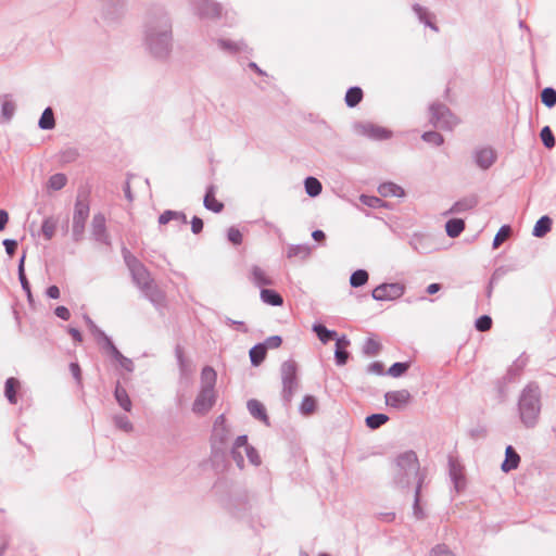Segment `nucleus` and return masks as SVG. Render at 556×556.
<instances>
[{"label":"nucleus","instance_id":"nucleus-1","mask_svg":"<svg viewBox=\"0 0 556 556\" xmlns=\"http://www.w3.org/2000/svg\"><path fill=\"white\" fill-rule=\"evenodd\" d=\"M541 410L540 394L536 388H527L523 390L519 401V412L522 422L527 427L536 424Z\"/></svg>","mask_w":556,"mask_h":556},{"label":"nucleus","instance_id":"nucleus-2","mask_svg":"<svg viewBox=\"0 0 556 556\" xmlns=\"http://www.w3.org/2000/svg\"><path fill=\"white\" fill-rule=\"evenodd\" d=\"M89 211V203L86 199H78L76 201L73 216V233L76 240L80 239L84 232Z\"/></svg>","mask_w":556,"mask_h":556},{"label":"nucleus","instance_id":"nucleus-3","mask_svg":"<svg viewBox=\"0 0 556 556\" xmlns=\"http://www.w3.org/2000/svg\"><path fill=\"white\" fill-rule=\"evenodd\" d=\"M405 292V286L400 282L382 283L372 290V298L377 301H394Z\"/></svg>","mask_w":556,"mask_h":556},{"label":"nucleus","instance_id":"nucleus-4","mask_svg":"<svg viewBox=\"0 0 556 556\" xmlns=\"http://www.w3.org/2000/svg\"><path fill=\"white\" fill-rule=\"evenodd\" d=\"M281 378L283 383V391L290 399L296 389V365L293 362H285L281 365Z\"/></svg>","mask_w":556,"mask_h":556},{"label":"nucleus","instance_id":"nucleus-5","mask_svg":"<svg viewBox=\"0 0 556 556\" xmlns=\"http://www.w3.org/2000/svg\"><path fill=\"white\" fill-rule=\"evenodd\" d=\"M216 401L215 390L201 389L195 397L192 410L195 414L204 415L211 410Z\"/></svg>","mask_w":556,"mask_h":556},{"label":"nucleus","instance_id":"nucleus-6","mask_svg":"<svg viewBox=\"0 0 556 556\" xmlns=\"http://www.w3.org/2000/svg\"><path fill=\"white\" fill-rule=\"evenodd\" d=\"M413 400L410 392L406 389L394 390L387 392L384 395L386 404L389 407L395 409H404L406 408Z\"/></svg>","mask_w":556,"mask_h":556},{"label":"nucleus","instance_id":"nucleus-7","mask_svg":"<svg viewBox=\"0 0 556 556\" xmlns=\"http://www.w3.org/2000/svg\"><path fill=\"white\" fill-rule=\"evenodd\" d=\"M358 131L361 132V135L372 140H386L391 137V131L371 123L361 125L358 127Z\"/></svg>","mask_w":556,"mask_h":556},{"label":"nucleus","instance_id":"nucleus-8","mask_svg":"<svg viewBox=\"0 0 556 556\" xmlns=\"http://www.w3.org/2000/svg\"><path fill=\"white\" fill-rule=\"evenodd\" d=\"M249 279L256 287H266L271 286L274 283L271 276L269 273L262 266L253 265L249 270Z\"/></svg>","mask_w":556,"mask_h":556},{"label":"nucleus","instance_id":"nucleus-9","mask_svg":"<svg viewBox=\"0 0 556 556\" xmlns=\"http://www.w3.org/2000/svg\"><path fill=\"white\" fill-rule=\"evenodd\" d=\"M228 428L226 425V417L225 415H219L213 426V434L212 438L214 442L225 443L228 438Z\"/></svg>","mask_w":556,"mask_h":556},{"label":"nucleus","instance_id":"nucleus-10","mask_svg":"<svg viewBox=\"0 0 556 556\" xmlns=\"http://www.w3.org/2000/svg\"><path fill=\"white\" fill-rule=\"evenodd\" d=\"M495 159L496 154L490 148L481 149L476 154L477 164L483 169L489 168L494 163Z\"/></svg>","mask_w":556,"mask_h":556},{"label":"nucleus","instance_id":"nucleus-11","mask_svg":"<svg viewBox=\"0 0 556 556\" xmlns=\"http://www.w3.org/2000/svg\"><path fill=\"white\" fill-rule=\"evenodd\" d=\"M248 409L253 417L268 425V416L266 413V408L260 401L250 400L248 402Z\"/></svg>","mask_w":556,"mask_h":556},{"label":"nucleus","instance_id":"nucleus-12","mask_svg":"<svg viewBox=\"0 0 556 556\" xmlns=\"http://www.w3.org/2000/svg\"><path fill=\"white\" fill-rule=\"evenodd\" d=\"M20 389L21 382L16 378L11 377L5 381L4 394L11 404L17 403L16 394Z\"/></svg>","mask_w":556,"mask_h":556},{"label":"nucleus","instance_id":"nucleus-13","mask_svg":"<svg viewBox=\"0 0 556 556\" xmlns=\"http://www.w3.org/2000/svg\"><path fill=\"white\" fill-rule=\"evenodd\" d=\"M247 447H250V445L248 444V438L245 435L238 437L233 445L232 456L240 467H242L243 465L242 452H244Z\"/></svg>","mask_w":556,"mask_h":556},{"label":"nucleus","instance_id":"nucleus-14","mask_svg":"<svg viewBox=\"0 0 556 556\" xmlns=\"http://www.w3.org/2000/svg\"><path fill=\"white\" fill-rule=\"evenodd\" d=\"M217 374L212 367H204L201 372V389L214 390Z\"/></svg>","mask_w":556,"mask_h":556},{"label":"nucleus","instance_id":"nucleus-15","mask_svg":"<svg viewBox=\"0 0 556 556\" xmlns=\"http://www.w3.org/2000/svg\"><path fill=\"white\" fill-rule=\"evenodd\" d=\"M204 206L207 210L213 211L214 213H219L224 208V204L218 201L215 197V190L213 187H210L204 197Z\"/></svg>","mask_w":556,"mask_h":556},{"label":"nucleus","instance_id":"nucleus-16","mask_svg":"<svg viewBox=\"0 0 556 556\" xmlns=\"http://www.w3.org/2000/svg\"><path fill=\"white\" fill-rule=\"evenodd\" d=\"M505 456L506 457H505L504 463L502 464V469L504 471H510L513 469H516L520 462V457L511 446H508L506 448Z\"/></svg>","mask_w":556,"mask_h":556},{"label":"nucleus","instance_id":"nucleus-17","mask_svg":"<svg viewBox=\"0 0 556 556\" xmlns=\"http://www.w3.org/2000/svg\"><path fill=\"white\" fill-rule=\"evenodd\" d=\"M261 299L266 304L273 306H280L283 303L282 296L271 289H262Z\"/></svg>","mask_w":556,"mask_h":556},{"label":"nucleus","instance_id":"nucleus-18","mask_svg":"<svg viewBox=\"0 0 556 556\" xmlns=\"http://www.w3.org/2000/svg\"><path fill=\"white\" fill-rule=\"evenodd\" d=\"M349 341L345 338H341L337 340L336 343V359L338 365H344L349 358V353L345 351V349L349 345Z\"/></svg>","mask_w":556,"mask_h":556},{"label":"nucleus","instance_id":"nucleus-19","mask_svg":"<svg viewBox=\"0 0 556 556\" xmlns=\"http://www.w3.org/2000/svg\"><path fill=\"white\" fill-rule=\"evenodd\" d=\"M552 227V219L548 216H542L533 228V236L538 238L544 237Z\"/></svg>","mask_w":556,"mask_h":556},{"label":"nucleus","instance_id":"nucleus-20","mask_svg":"<svg viewBox=\"0 0 556 556\" xmlns=\"http://www.w3.org/2000/svg\"><path fill=\"white\" fill-rule=\"evenodd\" d=\"M363 99V91L358 87H352L346 91L345 102L348 106H356Z\"/></svg>","mask_w":556,"mask_h":556},{"label":"nucleus","instance_id":"nucleus-21","mask_svg":"<svg viewBox=\"0 0 556 556\" xmlns=\"http://www.w3.org/2000/svg\"><path fill=\"white\" fill-rule=\"evenodd\" d=\"M464 228V220L458 218L450 219L445 225L446 232L452 238L459 236Z\"/></svg>","mask_w":556,"mask_h":556},{"label":"nucleus","instance_id":"nucleus-22","mask_svg":"<svg viewBox=\"0 0 556 556\" xmlns=\"http://www.w3.org/2000/svg\"><path fill=\"white\" fill-rule=\"evenodd\" d=\"M379 193L382 197H402L404 191L401 187L392 182L383 184L379 187Z\"/></svg>","mask_w":556,"mask_h":556},{"label":"nucleus","instance_id":"nucleus-23","mask_svg":"<svg viewBox=\"0 0 556 556\" xmlns=\"http://www.w3.org/2000/svg\"><path fill=\"white\" fill-rule=\"evenodd\" d=\"M115 399L118 402V404L126 410L130 412L131 409V401L128 396L127 391L122 388L119 384L116 386L115 389Z\"/></svg>","mask_w":556,"mask_h":556},{"label":"nucleus","instance_id":"nucleus-24","mask_svg":"<svg viewBox=\"0 0 556 556\" xmlns=\"http://www.w3.org/2000/svg\"><path fill=\"white\" fill-rule=\"evenodd\" d=\"M266 357V345L257 344L250 350V358L254 366H258Z\"/></svg>","mask_w":556,"mask_h":556},{"label":"nucleus","instance_id":"nucleus-25","mask_svg":"<svg viewBox=\"0 0 556 556\" xmlns=\"http://www.w3.org/2000/svg\"><path fill=\"white\" fill-rule=\"evenodd\" d=\"M66 176L64 174L58 173L49 178L47 187L52 191H58L61 190L66 185Z\"/></svg>","mask_w":556,"mask_h":556},{"label":"nucleus","instance_id":"nucleus-26","mask_svg":"<svg viewBox=\"0 0 556 556\" xmlns=\"http://www.w3.org/2000/svg\"><path fill=\"white\" fill-rule=\"evenodd\" d=\"M54 126L55 121L53 111L50 108H47L39 119V127L42 129H52Z\"/></svg>","mask_w":556,"mask_h":556},{"label":"nucleus","instance_id":"nucleus-27","mask_svg":"<svg viewBox=\"0 0 556 556\" xmlns=\"http://www.w3.org/2000/svg\"><path fill=\"white\" fill-rule=\"evenodd\" d=\"M305 190L309 197H317L321 192V184L314 177L305 179Z\"/></svg>","mask_w":556,"mask_h":556},{"label":"nucleus","instance_id":"nucleus-28","mask_svg":"<svg viewBox=\"0 0 556 556\" xmlns=\"http://www.w3.org/2000/svg\"><path fill=\"white\" fill-rule=\"evenodd\" d=\"M368 273L364 269H358L351 275L350 283L354 288H358L367 283Z\"/></svg>","mask_w":556,"mask_h":556},{"label":"nucleus","instance_id":"nucleus-29","mask_svg":"<svg viewBox=\"0 0 556 556\" xmlns=\"http://www.w3.org/2000/svg\"><path fill=\"white\" fill-rule=\"evenodd\" d=\"M56 222L52 217H48L42 222L41 232L47 240H50L55 232Z\"/></svg>","mask_w":556,"mask_h":556},{"label":"nucleus","instance_id":"nucleus-30","mask_svg":"<svg viewBox=\"0 0 556 556\" xmlns=\"http://www.w3.org/2000/svg\"><path fill=\"white\" fill-rule=\"evenodd\" d=\"M380 350L381 343L379 342L378 339H376L375 337H369L366 339L364 344V352L367 355H376L380 352Z\"/></svg>","mask_w":556,"mask_h":556},{"label":"nucleus","instance_id":"nucleus-31","mask_svg":"<svg viewBox=\"0 0 556 556\" xmlns=\"http://www.w3.org/2000/svg\"><path fill=\"white\" fill-rule=\"evenodd\" d=\"M317 401L314 396L307 395L303 399L300 409L303 415H311L316 410Z\"/></svg>","mask_w":556,"mask_h":556},{"label":"nucleus","instance_id":"nucleus-32","mask_svg":"<svg viewBox=\"0 0 556 556\" xmlns=\"http://www.w3.org/2000/svg\"><path fill=\"white\" fill-rule=\"evenodd\" d=\"M389 420L384 414H374L366 418V425L371 429H377Z\"/></svg>","mask_w":556,"mask_h":556},{"label":"nucleus","instance_id":"nucleus-33","mask_svg":"<svg viewBox=\"0 0 556 556\" xmlns=\"http://www.w3.org/2000/svg\"><path fill=\"white\" fill-rule=\"evenodd\" d=\"M314 331L316 332V334L318 336L319 340L324 343L328 342L329 340H332L336 338V332L334 331H330L328 330L325 326L323 325H315L314 326Z\"/></svg>","mask_w":556,"mask_h":556},{"label":"nucleus","instance_id":"nucleus-34","mask_svg":"<svg viewBox=\"0 0 556 556\" xmlns=\"http://www.w3.org/2000/svg\"><path fill=\"white\" fill-rule=\"evenodd\" d=\"M132 276H134V279L142 287H146L148 286L149 283V273L147 271V269L144 268L143 265H141L140 267H138L136 270H134L132 273Z\"/></svg>","mask_w":556,"mask_h":556},{"label":"nucleus","instance_id":"nucleus-35","mask_svg":"<svg viewBox=\"0 0 556 556\" xmlns=\"http://www.w3.org/2000/svg\"><path fill=\"white\" fill-rule=\"evenodd\" d=\"M541 100L547 108L554 106L556 104V91L553 88L543 89Z\"/></svg>","mask_w":556,"mask_h":556},{"label":"nucleus","instance_id":"nucleus-36","mask_svg":"<svg viewBox=\"0 0 556 556\" xmlns=\"http://www.w3.org/2000/svg\"><path fill=\"white\" fill-rule=\"evenodd\" d=\"M510 235V227L509 226H503L500 228L497 233L495 235V238L493 240V248H498Z\"/></svg>","mask_w":556,"mask_h":556},{"label":"nucleus","instance_id":"nucleus-37","mask_svg":"<svg viewBox=\"0 0 556 556\" xmlns=\"http://www.w3.org/2000/svg\"><path fill=\"white\" fill-rule=\"evenodd\" d=\"M540 136H541V139L546 148L551 149L555 146V138H554V135L548 126H545L541 130Z\"/></svg>","mask_w":556,"mask_h":556},{"label":"nucleus","instance_id":"nucleus-38","mask_svg":"<svg viewBox=\"0 0 556 556\" xmlns=\"http://www.w3.org/2000/svg\"><path fill=\"white\" fill-rule=\"evenodd\" d=\"M227 237H228V240L235 244V245H239L242 243L243 241V235L242 232L236 228V227H230L227 231Z\"/></svg>","mask_w":556,"mask_h":556},{"label":"nucleus","instance_id":"nucleus-39","mask_svg":"<svg viewBox=\"0 0 556 556\" xmlns=\"http://www.w3.org/2000/svg\"><path fill=\"white\" fill-rule=\"evenodd\" d=\"M24 260H25V255H23L21 258L20 266H18V275H20V280H21L23 289L27 292L28 296L30 298V295H31L30 287H29L28 280L24 273Z\"/></svg>","mask_w":556,"mask_h":556},{"label":"nucleus","instance_id":"nucleus-40","mask_svg":"<svg viewBox=\"0 0 556 556\" xmlns=\"http://www.w3.org/2000/svg\"><path fill=\"white\" fill-rule=\"evenodd\" d=\"M409 365L407 363H395L389 368V375L392 377L402 376L407 369Z\"/></svg>","mask_w":556,"mask_h":556},{"label":"nucleus","instance_id":"nucleus-41","mask_svg":"<svg viewBox=\"0 0 556 556\" xmlns=\"http://www.w3.org/2000/svg\"><path fill=\"white\" fill-rule=\"evenodd\" d=\"M492 327V319L488 315L480 316L476 321V328L479 331H488Z\"/></svg>","mask_w":556,"mask_h":556},{"label":"nucleus","instance_id":"nucleus-42","mask_svg":"<svg viewBox=\"0 0 556 556\" xmlns=\"http://www.w3.org/2000/svg\"><path fill=\"white\" fill-rule=\"evenodd\" d=\"M124 258L129 267L130 271L132 273L138 267H140L142 264L127 250L124 251Z\"/></svg>","mask_w":556,"mask_h":556},{"label":"nucleus","instance_id":"nucleus-43","mask_svg":"<svg viewBox=\"0 0 556 556\" xmlns=\"http://www.w3.org/2000/svg\"><path fill=\"white\" fill-rule=\"evenodd\" d=\"M422 139L427 142L440 146L443 142V138L439 132L428 131L422 135Z\"/></svg>","mask_w":556,"mask_h":556},{"label":"nucleus","instance_id":"nucleus-44","mask_svg":"<svg viewBox=\"0 0 556 556\" xmlns=\"http://www.w3.org/2000/svg\"><path fill=\"white\" fill-rule=\"evenodd\" d=\"M115 422H116V426L125 432H130L134 429L132 424L130 422V420L127 417H117L115 419Z\"/></svg>","mask_w":556,"mask_h":556},{"label":"nucleus","instance_id":"nucleus-45","mask_svg":"<svg viewBox=\"0 0 556 556\" xmlns=\"http://www.w3.org/2000/svg\"><path fill=\"white\" fill-rule=\"evenodd\" d=\"M179 217H180V215L177 212L165 211L163 214L160 215L159 223L162 224V225H165L169 220L175 219V218H179Z\"/></svg>","mask_w":556,"mask_h":556},{"label":"nucleus","instance_id":"nucleus-46","mask_svg":"<svg viewBox=\"0 0 556 556\" xmlns=\"http://www.w3.org/2000/svg\"><path fill=\"white\" fill-rule=\"evenodd\" d=\"M430 556H455L445 545H438L432 551Z\"/></svg>","mask_w":556,"mask_h":556},{"label":"nucleus","instance_id":"nucleus-47","mask_svg":"<svg viewBox=\"0 0 556 556\" xmlns=\"http://www.w3.org/2000/svg\"><path fill=\"white\" fill-rule=\"evenodd\" d=\"M244 454L247 455V457L250 459V462L253 465H260L261 458H260L257 452L252 446L247 447V450L244 451Z\"/></svg>","mask_w":556,"mask_h":556},{"label":"nucleus","instance_id":"nucleus-48","mask_svg":"<svg viewBox=\"0 0 556 556\" xmlns=\"http://www.w3.org/2000/svg\"><path fill=\"white\" fill-rule=\"evenodd\" d=\"M15 110V105L11 101H4L2 103V113L5 116V118H11Z\"/></svg>","mask_w":556,"mask_h":556},{"label":"nucleus","instance_id":"nucleus-49","mask_svg":"<svg viewBox=\"0 0 556 556\" xmlns=\"http://www.w3.org/2000/svg\"><path fill=\"white\" fill-rule=\"evenodd\" d=\"M475 204H476V201H473V200H469V201H465V202H457L453 206V211L454 212H460L463 210H468V208L473 207Z\"/></svg>","mask_w":556,"mask_h":556},{"label":"nucleus","instance_id":"nucleus-50","mask_svg":"<svg viewBox=\"0 0 556 556\" xmlns=\"http://www.w3.org/2000/svg\"><path fill=\"white\" fill-rule=\"evenodd\" d=\"M298 254H303L306 256L309 254V249L307 247H291L288 251L289 257Z\"/></svg>","mask_w":556,"mask_h":556},{"label":"nucleus","instance_id":"nucleus-51","mask_svg":"<svg viewBox=\"0 0 556 556\" xmlns=\"http://www.w3.org/2000/svg\"><path fill=\"white\" fill-rule=\"evenodd\" d=\"M281 342H282V340L279 336H273V337H269L263 345H266V349L267 348L277 349L281 345Z\"/></svg>","mask_w":556,"mask_h":556},{"label":"nucleus","instance_id":"nucleus-52","mask_svg":"<svg viewBox=\"0 0 556 556\" xmlns=\"http://www.w3.org/2000/svg\"><path fill=\"white\" fill-rule=\"evenodd\" d=\"M70 370L76 381L80 384L81 383V369L77 363H71Z\"/></svg>","mask_w":556,"mask_h":556},{"label":"nucleus","instance_id":"nucleus-53","mask_svg":"<svg viewBox=\"0 0 556 556\" xmlns=\"http://www.w3.org/2000/svg\"><path fill=\"white\" fill-rule=\"evenodd\" d=\"M3 244L5 247L7 253L12 256L16 251L17 242L15 240L7 239L3 241Z\"/></svg>","mask_w":556,"mask_h":556},{"label":"nucleus","instance_id":"nucleus-54","mask_svg":"<svg viewBox=\"0 0 556 556\" xmlns=\"http://www.w3.org/2000/svg\"><path fill=\"white\" fill-rule=\"evenodd\" d=\"M55 315L63 320H68L71 317V313L65 306H58L55 308Z\"/></svg>","mask_w":556,"mask_h":556},{"label":"nucleus","instance_id":"nucleus-55","mask_svg":"<svg viewBox=\"0 0 556 556\" xmlns=\"http://www.w3.org/2000/svg\"><path fill=\"white\" fill-rule=\"evenodd\" d=\"M191 229L194 233H199L203 229V222L201 218L194 216L191 220Z\"/></svg>","mask_w":556,"mask_h":556},{"label":"nucleus","instance_id":"nucleus-56","mask_svg":"<svg viewBox=\"0 0 556 556\" xmlns=\"http://www.w3.org/2000/svg\"><path fill=\"white\" fill-rule=\"evenodd\" d=\"M92 223H93L94 228H98V229H99V231H101V230H103V228H104L105 218H104V216H103V215L98 214V215H94V216H93V220H92Z\"/></svg>","mask_w":556,"mask_h":556},{"label":"nucleus","instance_id":"nucleus-57","mask_svg":"<svg viewBox=\"0 0 556 556\" xmlns=\"http://www.w3.org/2000/svg\"><path fill=\"white\" fill-rule=\"evenodd\" d=\"M9 222V214L4 210H0V231H2Z\"/></svg>","mask_w":556,"mask_h":556},{"label":"nucleus","instance_id":"nucleus-58","mask_svg":"<svg viewBox=\"0 0 556 556\" xmlns=\"http://www.w3.org/2000/svg\"><path fill=\"white\" fill-rule=\"evenodd\" d=\"M47 295L51 299H58L60 296V289L56 286H50L47 289Z\"/></svg>","mask_w":556,"mask_h":556},{"label":"nucleus","instance_id":"nucleus-59","mask_svg":"<svg viewBox=\"0 0 556 556\" xmlns=\"http://www.w3.org/2000/svg\"><path fill=\"white\" fill-rule=\"evenodd\" d=\"M68 333L76 342L80 343L83 341V336L78 329L70 328Z\"/></svg>","mask_w":556,"mask_h":556},{"label":"nucleus","instance_id":"nucleus-60","mask_svg":"<svg viewBox=\"0 0 556 556\" xmlns=\"http://www.w3.org/2000/svg\"><path fill=\"white\" fill-rule=\"evenodd\" d=\"M369 370L374 374L381 375L383 372V365L381 363H372L369 366Z\"/></svg>","mask_w":556,"mask_h":556},{"label":"nucleus","instance_id":"nucleus-61","mask_svg":"<svg viewBox=\"0 0 556 556\" xmlns=\"http://www.w3.org/2000/svg\"><path fill=\"white\" fill-rule=\"evenodd\" d=\"M118 362H119L121 366L123 368H125L126 370H128V371L132 370V362L129 358L123 356V358H121Z\"/></svg>","mask_w":556,"mask_h":556},{"label":"nucleus","instance_id":"nucleus-62","mask_svg":"<svg viewBox=\"0 0 556 556\" xmlns=\"http://www.w3.org/2000/svg\"><path fill=\"white\" fill-rule=\"evenodd\" d=\"M109 345L110 353L115 359L119 361L121 358H123L124 355L116 349V346H114L112 343H110Z\"/></svg>","mask_w":556,"mask_h":556},{"label":"nucleus","instance_id":"nucleus-63","mask_svg":"<svg viewBox=\"0 0 556 556\" xmlns=\"http://www.w3.org/2000/svg\"><path fill=\"white\" fill-rule=\"evenodd\" d=\"M312 237H313L314 240H316L318 242H323L325 240V238H326L324 231H321V230L313 231Z\"/></svg>","mask_w":556,"mask_h":556},{"label":"nucleus","instance_id":"nucleus-64","mask_svg":"<svg viewBox=\"0 0 556 556\" xmlns=\"http://www.w3.org/2000/svg\"><path fill=\"white\" fill-rule=\"evenodd\" d=\"M451 473L455 480H458L462 477V469L457 468L454 464L451 467Z\"/></svg>","mask_w":556,"mask_h":556}]
</instances>
